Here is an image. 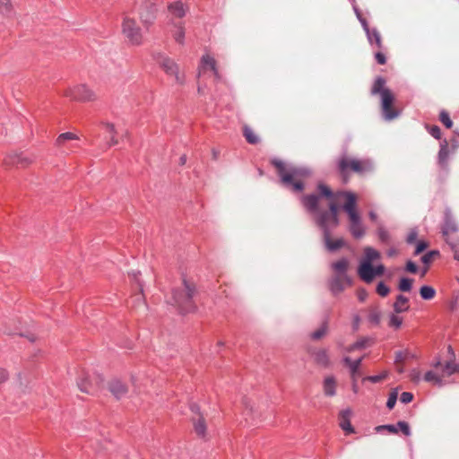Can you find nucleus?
<instances>
[{
  "label": "nucleus",
  "mask_w": 459,
  "mask_h": 459,
  "mask_svg": "<svg viewBox=\"0 0 459 459\" xmlns=\"http://www.w3.org/2000/svg\"><path fill=\"white\" fill-rule=\"evenodd\" d=\"M317 188L320 195L328 199V204L331 201H333L337 204L336 200L339 198L345 199L346 202L343 205V209L349 217L350 232L355 238H361L366 233V229L361 221V218L357 209L356 195L352 192H338L333 194L331 189L324 184H319Z\"/></svg>",
  "instance_id": "nucleus-1"
},
{
  "label": "nucleus",
  "mask_w": 459,
  "mask_h": 459,
  "mask_svg": "<svg viewBox=\"0 0 459 459\" xmlns=\"http://www.w3.org/2000/svg\"><path fill=\"white\" fill-rule=\"evenodd\" d=\"M105 383V375L96 368H82L75 381L83 400L96 396L104 388Z\"/></svg>",
  "instance_id": "nucleus-2"
},
{
  "label": "nucleus",
  "mask_w": 459,
  "mask_h": 459,
  "mask_svg": "<svg viewBox=\"0 0 459 459\" xmlns=\"http://www.w3.org/2000/svg\"><path fill=\"white\" fill-rule=\"evenodd\" d=\"M364 256L360 259L357 273L359 278L366 283H371L376 278L381 277L385 273V267L383 264L377 262L381 258L379 251L372 247H366L363 249Z\"/></svg>",
  "instance_id": "nucleus-3"
},
{
  "label": "nucleus",
  "mask_w": 459,
  "mask_h": 459,
  "mask_svg": "<svg viewBox=\"0 0 459 459\" xmlns=\"http://www.w3.org/2000/svg\"><path fill=\"white\" fill-rule=\"evenodd\" d=\"M330 213H322L318 216L317 223L324 230L325 244L331 252L336 251L346 246V242L342 238L333 239L329 231V225L338 226L340 223L338 216V204L331 201L329 203Z\"/></svg>",
  "instance_id": "nucleus-4"
},
{
  "label": "nucleus",
  "mask_w": 459,
  "mask_h": 459,
  "mask_svg": "<svg viewBox=\"0 0 459 459\" xmlns=\"http://www.w3.org/2000/svg\"><path fill=\"white\" fill-rule=\"evenodd\" d=\"M371 91L373 94L380 95L383 113L386 119L391 120L398 116L399 112L393 107L394 96L391 91L385 87V81L384 78H377Z\"/></svg>",
  "instance_id": "nucleus-5"
},
{
  "label": "nucleus",
  "mask_w": 459,
  "mask_h": 459,
  "mask_svg": "<svg viewBox=\"0 0 459 459\" xmlns=\"http://www.w3.org/2000/svg\"><path fill=\"white\" fill-rule=\"evenodd\" d=\"M338 171L346 183L349 180L351 172L362 174L371 169V163L368 160H359L343 154L337 161Z\"/></svg>",
  "instance_id": "nucleus-6"
},
{
  "label": "nucleus",
  "mask_w": 459,
  "mask_h": 459,
  "mask_svg": "<svg viewBox=\"0 0 459 459\" xmlns=\"http://www.w3.org/2000/svg\"><path fill=\"white\" fill-rule=\"evenodd\" d=\"M272 163L277 169L283 184L291 186L293 190L301 192L304 188L301 178L307 175L304 170L297 168H287L283 161L273 160Z\"/></svg>",
  "instance_id": "nucleus-7"
},
{
  "label": "nucleus",
  "mask_w": 459,
  "mask_h": 459,
  "mask_svg": "<svg viewBox=\"0 0 459 459\" xmlns=\"http://www.w3.org/2000/svg\"><path fill=\"white\" fill-rule=\"evenodd\" d=\"M122 33L131 46H141L144 41L143 29L137 23L135 17L126 13L122 22Z\"/></svg>",
  "instance_id": "nucleus-8"
},
{
  "label": "nucleus",
  "mask_w": 459,
  "mask_h": 459,
  "mask_svg": "<svg viewBox=\"0 0 459 459\" xmlns=\"http://www.w3.org/2000/svg\"><path fill=\"white\" fill-rule=\"evenodd\" d=\"M195 291V283L184 278L182 282L172 290V298L178 307L190 308Z\"/></svg>",
  "instance_id": "nucleus-9"
},
{
  "label": "nucleus",
  "mask_w": 459,
  "mask_h": 459,
  "mask_svg": "<svg viewBox=\"0 0 459 459\" xmlns=\"http://www.w3.org/2000/svg\"><path fill=\"white\" fill-rule=\"evenodd\" d=\"M134 12L139 17L143 28L148 30L156 19L158 4L155 1H142L135 6Z\"/></svg>",
  "instance_id": "nucleus-10"
},
{
  "label": "nucleus",
  "mask_w": 459,
  "mask_h": 459,
  "mask_svg": "<svg viewBox=\"0 0 459 459\" xmlns=\"http://www.w3.org/2000/svg\"><path fill=\"white\" fill-rule=\"evenodd\" d=\"M64 96L83 102L94 101L97 99L94 91L86 84H77L66 88L64 91Z\"/></svg>",
  "instance_id": "nucleus-11"
},
{
  "label": "nucleus",
  "mask_w": 459,
  "mask_h": 459,
  "mask_svg": "<svg viewBox=\"0 0 459 459\" xmlns=\"http://www.w3.org/2000/svg\"><path fill=\"white\" fill-rule=\"evenodd\" d=\"M0 333L5 336H18L22 334V322L19 318H8L0 326Z\"/></svg>",
  "instance_id": "nucleus-12"
},
{
  "label": "nucleus",
  "mask_w": 459,
  "mask_h": 459,
  "mask_svg": "<svg viewBox=\"0 0 459 459\" xmlns=\"http://www.w3.org/2000/svg\"><path fill=\"white\" fill-rule=\"evenodd\" d=\"M108 388L113 397L117 400L125 398L128 394L127 385L119 378L114 377L109 380Z\"/></svg>",
  "instance_id": "nucleus-13"
},
{
  "label": "nucleus",
  "mask_w": 459,
  "mask_h": 459,
  "mask_svg": "<svg viewBox=\"0 0 459 459\" xmlns=\"http://www.w3.org/2000/svg\"><path fill=\"white\" fill-rule=\"evenodd\" d=\"M350 266V261L346 257H342L331 264V269L333 270V275L337 277H342V280L347 281V285H351V281L347 276V271Z\"/></svg>",
  "instance_id": "nucleus-14"
},
{
  "label": "nucleus",
  "mask_w": 459,
  "mask_h": 459,
  "mask_svg": "<svg viewBox=\"0 0 459 459\" xmlns=\"http://www.w3.org/2000/svg\"><path fill=\"white\" fill-rule=\"evenodd\" d=\"M320 196L316 195H307L302 197V204L304 207L312 213L316 215V220L318 216L324 212H320L319 209Z\"/></svg>",
  "instance_id": "nucleus-15"
},
{
  "label": "nucleus",
  "mask_w": 459,
  "mask_h": 459,
  "mask_svg": "<svg viewBox=\"0 0 459 459\" xmlns=\"http://www.w3.org/2000/svg\"><path fill=\"white\" fill-rule=\"evenodd\" d=\"M207 70H211L217 80L221 78L217 69L216 60L209 54H205L202 56L200 65V72H205Z\"/></svg>",
  "instance_id": "nucleus-16"
},
{
  "label": "nucleus",
  "mask_w": 459,
  "mask_h": 459,
  "mask_svg": "<svg viewBox=\"0 0 459 459\" xmlns=\"http://www.w3.org/2000/svg\"><path fill=\"white\" fill-rule=\"evenodd\" d=\"M193 428L198 437L202 439H206L208 437L207 423L202 415H199L197 418L193 420Z\"/></svg>",
  "instance_id": "nucleus-17"
},
{
  "label": "nucleus",
  "mask_w": 459,
  "mask_h": 459,
  "mask_svg": "<svg viewBox=\"0 0 459 459\" xmlns=\"http://www.w3.org/2000/svg\"><path fill=\"white\" fill-rule=\"evenodd\" d=\"M169 13L175 18L182 19L187 12V6L181 1H175L168 4Z\"/></svg>",
  "instance_id": "nucleus-18"
},
{
  "label": "nucleus",
  "mask_w": 459,
  "mask_h": 459,
  "mask_svg": "<svg viewBox=\"0 0 459 459\" xmlns=\"http://www.w3.org/2000/svg\"><path fill=\"white\" fill-rule=\"evenodd\" d=\"M170 32L175 41L179 45H184L186 30L183 22H171Z\"/></svg>",
  "instance_id": "nucleus-19"
},
{
  "label": "nucleus",
  "mask_w": 459,
  "mask_h": 459,
  "mask_svg": "<svg viewBox=\"0 0 459 459\" xmlns=\"http://www.w3.org/2000/svg\"><path fill=\"white\" fill-rule=\"evenodd\" d=\"M362 359L359 358L358 359L352 360L349 357L343 358V363L351 372V377L353 381L357 380V378L360 376L359 367L361 364Z\"/></svg>",
  "instance_id": "nucleus-20"
},
{
  "label": "nucleus",
  "mask_w": 459,
  "mask_h": 459,
  "mask_svg": "<svg viewBox=\"0 0 459 459\" xmlns=\"http://www.w3.org/2000/svg\"><path fill=\"white\" fill-rule=\"evenodd\" d=\"M337 381L333 376H327L323 381V391L325 395L333 397L336 394Z\"/></svg>",
  "instance_id": "nucleus-21"
},
{
  "label": "nucleus",
  "mask_w": 459,
  "mask_h": 459,
  "mask_svg": "<svg viewBox=\"0 0 459 459\" xmlns=\"http://www.w3.org/2000/svg\"><path fill=\"white\" fill-rule=\"evenodd\" d=\"M101 126H102L103 130L109 136L108 145L109 146L117 145L118 144V139L117 137V130L115 124L106 121V122L101 123Z\"/></svg>",
  "instance_id": "nucleus-22"
},
{
  "label": "nucleus",
  "mask_w": 459,
  "mask_h": 459,
  "mask_svg": "<svg viewBox=\"0 0 459 459\" xmlns=\"http://www.w3.org/2000/svg\"><path fill=\"white\" fill-rule=\"evenodd\" d=\"M457 231V226L455 221L450 217H446V224L443 230V235L446 238V242L450 245L452 248L456 247L455 243L451 241L450 234H454Z\"/></svg>",
  "instance_id": "nucleus-23"
},
{
  "label": "nucleus",
  "mask_w": 459,
  "mask_h": 459,
  "mask_svg": "<svg viewBox=\"0 0 459 459\" xmlns=\"http://www.w3.org/2000/svg\"><path fill=\"white\" fill-rule=\"evenodd\" d=\"M347 284L346 280H342V277L333 275V278L329 282L330 290L334 294H339L344 290V285Z\"/></svg>",
  "instance_id": "nucleus-24"
},
{
  "label": "nucleus",
  "mask_w": 459,
  "mask_h": 459,
  "mask_svg": "<svg viewBox=\"0 0 459 459\" xmlns=\"http://www.w3.org/2000/svg\"><path fill=\"white\" fill-rule=\"evenodd\" d=\"M410 308L409 300L406 297L399 295L394 303V310L395 313H403Z\"/></svg>",
  "instance_id": "nucleus-25"
},
{
  "label": "nucleus",
  "mask_w": 459,
  "mask_h": 459,
  "mask_svg": "<svg viewBox=\"0 0 459 459\" xmlns=\"http://www.w3.org/2000/svg\"><path fill=\"white\" fill-rule=\"evenodd\" d=\"M314 359L316 364L321 367L327 368L330 366V358L325 350H319L315 352Z\"/></svg>",
  "instance_id": "nucleus-26"
},
{
  "label": "nucleus",
  "mask_w": 459,
  "mask_h": 459,
  "mask_svg": "<svg viewBox=\"0 0 459 459\" xmlns=\"http://www.w3.org/2000/svg\"><path fill=\"white\" fill-rule=\"evenodd\" d=\"M377 237L381 243L385 245H390L392 242V237L388 230L381 223L377 226Z\"/></svg>",
  "instance_id": "nucleus-27"
},
{
  "label": "nucleus",
  "mask_w": 459,
  "mask_h": 459,
  "mask_svg": "<svg viewBox=\"0 0 459 459\" xmlns=\"http://www.w3.org/2000/svg\"><path fill=\"white\" fill-rule=\"evenodd\" d=\"M424 379L427 382H429L437 386H441L443 385L442 376L437 372L432 371V370H429L425 374Z\"/></svg>",
  "instance_id": "nucleus-28"
},
{
  "label": "nucleus",
  "mask_w": 459,
  "mask_h": 459,
  "mask_svg": "<svg viewBox=\"0 0 459 459\" xmlns=\"http://www.w3.org/2000/svg\"><path fill=\"white\" fill-rule=\"evenodd\" d=\"M244 136L250 144H256L260 142L259 136L256 133L247 126L243 127Z\"/></svg>",
  "instance_id": "nucleus-29"
},
{
  "label": "nucleus",
  "mask_w": 459,
  "mask_h": 459,
  "mask_svg": "<svg viewBox=\"0 0 459 459\" xmlns=\"http://www.w3.org/2000/svg\"><path fill=\"white\" fill-rule=\"evenodd\" d=\"M459 373V365L455 361L447 362L442 368V377L452 376L453 374Z\"/></svg>",
  "instance_id": "nucleus-30"
},
{
  "label": "nucleus",
  "mask_w": 459,
  "mask_h": 459,
  "mask_svg": "<svg viewBox=\"0 0 459 459\" xmlns=\"http://www.w3.org/2000/svg\"><path fill=\"white\" fill-rule=\"evenodd\" d=\"M399 313H392L390 316H389V322H388V325L391 327V328H394L395 330H398L401 328L402 325H403V316H399L398 315Z\"/></svg>",
  "instance_id": "nucleus-31"
},
{
  "label": "nucleus",
  "mask_w": 459,
  "mask_h": 459,
  "mask_svg": "<svg viewBox=\"0 0 459 459\" xmlns=\"http://www.w3.org/2000/svg\"><path fill=\"white\" fill-rule=\"evenodd\" d=\"M13 11V0H0V13L8 14Z\"/></svg>",
  "instance_id": "nucleus-32"
},
{
  "label": "nucleus",
  "mask_w": 459,
  "mask_h": 459,
  "mask_svg": "<svg viewBox=\"0 0 459 459\" xmlns=\"http://www.w3.org/2000/svg\"><path fill=\"white\" fill-rule=\"evenodd\" d=\"M420 296L423 299H431L435 296V290L429 285H424L420 288Z\"/></svg>",
  "instance_id": "nucleus-33"
},
{
  "label": "nucleus",
  "mask_w": 459,
  "mask_h": 459,
  "mask_svg": "<svg viewBox=\"0 0 459 459\" xmlns=\"http://www.w3.org/2000/svg\"><path fill=\"white\" fill-rule=\"evenodd\" d=\"M448 157H449V150H448L447 144L446 143V144L441 145V148H440V151L438 153L439 162L442 165H445L448 160Z\"/></svg>",
  "instance_id": "nucleus-34"
},
{
  "label": "nucleus",
  "mask_w": 459,
  "mask_h": 459,
  "mask_svg": "<svg viewBox=\"0 0 459 459\" xmlns=\"http://www.w3.org/2000/svg\"><path fill=\"white\" fill-rule=\"evenodd\" d=\"M178 67V65L171 60H165L162 63V68L168 75L173 74Z\"/></svg>",
  "instance_id": "nucleus-35"
},
{
  "label": "nucleus",
  "mask_w": 459,
  "mask_h": 459,
  "mask_svg": "<svg viewBox=\"0 0 459 459\" xmlns=\"http://www.w3.org/2000/svg\"><path fill=\"white\" fill-rule=\"evenodd\" d=\"M169 76L173 77L175 82L178 84H184L186 82V76L185 74L180 71L179 67H178L173 74H171Z\"/></svg>",
  "instance_id": "nucleus-36"
},
{
  "label": "nucleus",
  "mask_w": 459,
  "mask_h": 459,
  "mask_svg": "<svg viewBox=\"0 0 459 459\" xmlns=\"http://www.w3.org/2000/svg\"><path fill=\"white\" fill-rule=\"evenodd\" d=\"M412 288V280L403 278L399 283V290L402 291H410Z\"/></svg>",
  "instance_id": "nucleus-37"
},
{
  "label": "nucleus",
  "mask_w": 459,
  "mask_h": 459,
  "mask_svg": "<svg viewBox=\"0 0 459 459\" xmlns=\"http://www.w3.org/2000/svg\"><path fill=\"white\" fill-rule=\"evenodd\" d=\"M10 379L8 369L0 365V386L6 384Z\"/></svg>",
  "instance_id": "nucleus-38"
},
{
  "label": "nucleus",
  "mask_w": 459,
  "mask_h": 459,
  "mask_svg": "<svg viewBox=\"0 0 459 459\" xmlns=\"http://www.w3.org/2000/svg\"><path fill=\"white\" fill-rule=\"evenodd\" d=\"M440 121L447 127L451 128L453 122L449 117V114L446 110H442L439 115Z\"/></svg>",
  "instance_id": "nucleus-39"
},
{
  "label": "nucleus",
  "mask_w": 459,
  "mask_h": 459,
  "mask_svg": "<svg viewBox=\"0 0 459 459\" xmlns=\"http://www.w3.org/2000/svg\"><path fill=\"white\" fill-rule=\"evenodd\" d=\"M326 332L327 326L324 325L311 333V338L314 340H319L325 335Z\"/></svg>",
  "instance_id": "nucleus-40"
},
{
  "label": "nucleus",
  "mask_w": 459,
  "mask_h": 459,
  "mask_svg": "<svg viewBox=\"0 0 459 459\" xmlns=\"http://www.w3.org/2000/svg\"><path fill=\"white\" fill-rule=\"evenodd\" d=\"M370 34H371V40H369V41L371 43L374 41V43L377 48H382L383 44H382V39H381L380 34L376 30H373L370 32Z\"/></svg>",
  "instance_id": "nucleus-41"
},
{
  "label": "nucleus",
  "mask_w": 459,
  "mask_h": 459,
  "mask_svg": "<svg viewBox=\"0 0 459 459\" xmlns=\"http://www.w3.org/2000/svg\"><path fill=\"white\" fill-rule=\"evenodd\" d=\"M78 137L73 133H64L61 134L57 138V143L63 144L66 140H77Z\"/></svg>",
  "instance_id": "nucleus-42"
},
{
  "label": "nucleus",
  "mask_w": 459,
  "mask_h": 459,
  "mask_svg": "<svg viewBox=\"0 0 459 459\" xmlns=\"http://www.w3.org/2000/svg\"><path fill=\"white\" fill-rule=\"evenodd\" d=\"M381 318V312L377 308H374L371 310L369 315V320L370 322L374 323L375 325H378Z\"/></svg>",
  "instance_id": "nucleus-43"
},
{
  "label": "nucleus",
  "mask_w": 459,
  "mask_h": 459,
  "mask_svg": "<svg viewBox=\"0 0 459 459\" xmlns=\"http://www.w3.org/2000/svg\"><path fill=\"white\" fill-rule=\"evenodd\" d=\"M398 392L397 390H394L387 400L386 406L388 409H393L395 405L396 400H397Z\"/></svg>",
  "instance_id": "nucleus-44"
},
{
  "label": "nucleus",
  "mask_w": 459,
  "mask_h": 459,
  "mask_svg": "<svg viewBox=\"0 0 459 459\" xmlns=\"http://www.w3.org/2000/svg\"><path fill=\"white\" fill-rule=\"evenodd\" d=\"M18 336L23 337L27 339L30 342H36L39 340V337L37 334L31 332H23L22 330V334H18Z\"/></svg>",
  "instance_id": "nucleus-45"
},
{
  "label": "nucleus",
  "mask_w": 459,
  "mask_h": 459,
  "mask_svg": "<svg viewBox=\"0 0 459 459\" xmlns=\"http://www.w3.org/2000/svg\"><path fill=\"white\" fill-rule=\"evenodd\" d=\"M16 162L23 167L30 165L32 160L30 158L27 156H23L22 154L16 155Z\"/></svg>",
  "instance_id": "nucleus-46"
},
{
  "label": "nucleus",
  "mask_w": 459,
  "mask_h": 459,
  "mask_svg": "<svg viewBox=\"0 0 459 459\" xmlns=\"http://www.w3.org/2000/svg\"><path fill=\"white\" fill-rule=\"evenodd\" d=\"M376 431L377 432H380L382 431L383 429H385L387 430L388 432L390 433H397L398 432V429L397 427H395L394 425H381V426H377L376 427Z\"/></svg>",
  "instance_id": "nucleus-47"
},
{
  "label": "nucleus",
  "mask_w": 459,
  "mask_h": 459,
  "mask_svg": "<svg viewBox=\"0 0 459 459\" xmlns=\"http://www.w3.org/2000/svg\"><path fill=\"white\" fill-rule=\"evenodd\" d=\"M340 427L348 434L354 433V429L351 426V420H341Z\"/></svg>",
  "instance_id": "nucleus-48"
},
{
  "label": "nucleus",
  "mask_w": 459,
  "mask_h": 459,
  "mask_svg": "<svg viewBox=\"0 0 459 459\" xmlns=\"http://www.w3.org/2000/svg\"><path fill=\"white\" fill-rule=\"evenodd\" d=\"M389 288L383 282H379L377 284V292L382 296V297H385L388 295L389 293Z\"/></svg>",
  "instance_id": "nucleus-49"
},
{
  "label": "nucleus",
  "mask_w": 459,
  "mask_h": 459,
  "mask_svg": "<svg viewBox=\"0 0 459 459\" xmlns=\"http://www.w3.org/2000/svg\"><path fill=\"white\" fill-rule=\"evenodd\" d=\"M410 378L413 383L419 384L421 380V374H420V370H418V369L411 370V372L410 373Z\"/></svg>",
  "instance_id": "nucleus-50"
},
{
  "label": "nucleus",
  "mask_w": 459,
  "mask_h": 459,
  "mask_svg": "<svg viewBox=\"0 0 459 459\" xmlns=\"http://www.w3.org/2000/svg\"><path fill=\"white\" fill-rule=\"evenodd\" d=\"M397 426L398 428L400 429V430L405 435V436H410L411 435V430H410V427H409V424L405 421H399L397 423Z\"/></svg>",
  "instance_id": "nucleus-51"
},
{
  "label": "nucleus",
  "mask_w": 459,
  "mask_h": 459,
  "mask_svg": "<svg viewBox=\"0 0 459 459\" xmlns=\"http://www.w3.org/2000/svg\"><path fill=\"white\" fill-rule=\"evenodd\" d=\"M429 244L424 240H420L417 242L415 254L418 255L424 251L428 247Z\"/></svg>",
  "instance_id": "nucleus-52"
},
{
  "label": "nucleus",
  "mask_w": 459,
  "mask_h": 459,
  "mask_svg": "<svg viewBox=\"0 0 459 459\" xmlns=\"http://www.w3.org/2000/svg\"><path fill=\"white\" fill-rule=\"evenodd\" d=\"M366 345H367V340L358 341L354 344H352L351 346H350L348 348V351H351L355 349H362V348L366 347Z\"/></svg>",
  "instance_id": "nucleus-53"
},
{
  "label": "nucleus",
  "mask_w": 459,
  "mask_h": 459,
  "mask_svg": "<svg viewBox=\"0 0 459 459\" xmlns=\"http://www.w3.org/2000/svg\"><path fill=\"white\" fill-rule=\"evenodd\" d=\"M438 255V252L437 251H432V252H429V253H427L425 254L422 257H421V261L422 263L424 264H429L431 262L432 258L434 255Z\"/></svg>",
  "instance_id": "nucleus-54"
},
{
  "label": "nucleus",
  "mask_w": 459,
  "mask_h": 459,
  "mask_svg": "<svg viewBox=\"0 0 459 459\" xmlns=\"http://www.w3.org/2000/svg\"><path fill=\"white\" fill-rule=\"evenodd\" d=\"M386 377H387V372L384 371L380 375L368 377H367V379L371 381V382H373V383H377V382H379L382 379L385 378Z\"/></svg>",
  "instance_id": "nucleus-55"
},
{
  "label": "nucleus",
  "mask_w": 459,
  "mask_h": 459,
  "mask_svg": "<svg viewBox=\"0 0 459 459\" xmlns=\"http://www.w3.org/2000/svg\"><path fill=\"white\" fill-rule=\"evenodd\" d=\"M413 399V395L411 393H409V392H403L402 394H401V402L403 403H409L412 401Z\"/></svg>",
  "instance_id": "nucleus-56"
},
{
  "label": "nucleus",
  "mask_w": 459,
  "mask_h": 459,
  "mask_svg": "<svg viewBox=\"0 0 459 459\" xmlns=\"http://www.w3.org/2000/svg\"><path fill=\"white\" fill-rule=\"evenodd\" d=\"M352 412L351 410L346 409L340 412L341 420H350Z\"/></svg>",
  "instance_id": "nucleus-57"
},
{
  "label": "nucleus",
  "mask_w": 459,
  "mask_h": 459,
  "mask_svg": "<svg viewBox=\"0 0 459 459\" xmlns=\"http://www.w3.org/2000/svg\"><path fill=\"white\" fill-rule=\"evenodd\" d=\"M375 57L379 65H385L386 63V57L382 52H377Z\"/></svg>",
  "instance_id": "nucleus-58"
},
{
  "label": "nucleus",
  "mask_w": 459,
  "mask_h": 459,
  "mask_svg": "<svg viewBox=\"0 0 459 459\" xmlns=\"http://www.w3.org/2000/svg\"><path fill=\"white\" fill-rule=\"evenodd\" d=\"M406 269L408 272L410 273H416L417 272V266L416 264L411 262V261H408L407 264H406Z\"/></svg>",
  "instance_id": "nucleus-59"
},
{
  "label": "nucleus",
  "mask_w": 459,
  "mask_h": 459,
  "mask_svg": "<svg viewBox=\"0 0 459 459\" xmlns=\"http://www.w3.org/2000/svg\"><path fill=\"white\" fill-rule=\"evenodd\" d=\"M417 237H418V234L416 231H414V230L411 231L407 238L408 243L411 244V243L415 242L417 239Z\"/></svg>",
  "instance_id": "nucleus-60"
},
{
  "label": "nucleus",
  "mask_w": 459,
  "mask_h": 459,
  "mask_svg": "<svg viewBox=\"0 0 459 459\" xmlns=\"http://www.w3.org/2000/svg\"><path fill=\"white\" fill-rule=\"evenodd\" d=\"M430 133L435 138H437V139L440 138L441 132L437 126L432 127L430 130Z\"/></svg>",
  "instance_id": "nucleus-61"
},
{
  "label": "nucleus",
  "mask_w": 459,
  "mask_h": 459,
  "mask_svg": "<svg viewBox=\"0 0 459 459\" xmlns=\"http://www.w3.org/2000/svg\"><path fill=\"white\" fill-rule=\"evenodd\" d=\"M450 239L453 243H455L456 244V247L455 248H452L453 250H455V249H459V238L455 235V233L454 234H450Z\"/></svg>",
  "instance_id": "nucleus-62"
},
{
  "label": "nucleus",
  "mask_w": 459,
  "mask_h": 459,
  "mask_svg": "<svg viewBox=\"0 0 459 459\" xmlns=\"http://www.w3.org/2000/svg\"><path fill=\"white\" fill-rule=\"evenodd\" d=\"M407 355H408V352L399 351L396 354V359L399 361H403L406 359Z\"/></svg>",
  "instance_id": "nucleus-63"
},
{
  "label": "nucleus",
  "mask_w": 459,
  "mask_h": 459,
  "mask_svg": "<svg viewBox=\"0 0 459 459\" xmlns=\"http://www.w3.org/2000/svg\"><path fill=\"white\" fill-rule=\"evenodd\" d=\"M367 296H368V293L365 290H359L358 297H359V300L364 301L366 299Z\"/></svg>",
  "instance_id": "nucleus-64"
}]
</instances>
